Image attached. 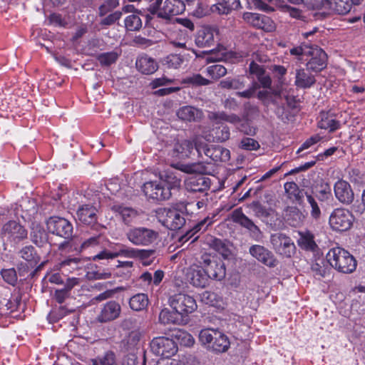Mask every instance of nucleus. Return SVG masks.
Wrapping results in <instances>:
<instances>
[{"label":"nucleus","mask_w":365,"mask_h":365,"mask_svg":"<svg viewBox=\"0 0 365 365\" xmlns=\"http://www.w3.org/2000/svg\"><path fill=\"white\" fill-rule=\"evenodd\" d=\"M192 205L190 202H180L172 207L160 208L157 211L159 221L167 228L177 230L185 224V213H187V206Z\"/></svg>","instance_id":"f257e3e1"},{"label":"nucleus","mask_w":365,"mask_h":365,"mask_svg":"<svg viewBox=\"0 0 365 365\" xmlns=\"http://www.w3.org/2000/svg\"><path fill=\"white\" fill-rule=\"evenodd\" d=\"M207 168L201 163H195L185 165L182 169L187 173H196L191 175L185 180V189L190 192H204L207 191L211 185L210 179L204 175L206 173Z\"/></svg>","instance_id":"f03ea898"},{"label":"nucleus","mask_w":365,"mask_h":365,"mask_svg":"<svg viewBox=\"0 0 365 365\" xmlns=\"http://www.w3.org/2000/svg\"><path fill=\"white\" fill-rule=\"evenodd\" d=\"M327 259L333 268L344 274L352 273L357 265L355 258L348 251L339 247L329 251Z\"/></svg>","instance_id":"7ed1b4c3"},{"label":"nucleus","mask_w":365,"mask_h":365,"mask_svg":"<svg viewBox=\"0 0 365 365\" xmlns=\"http://www.w3.org/2000/svg\"><path fill=\"white\" fill-rule=\"evenodd\" d=\"M199 340L207 349L216 353L227 351L230 345L229 339L224 333L213 329L201 330Z\"/></svg>","instance_id":"20e7f679"},{"label":"nucleus","mask_w":365,"mask_h":365,"mask_svg":"<svg viewBox=\"0 0 365 365\" xmlns=\"http://www.w3.org/2000/svg\"><path fill=\"white\" fill-rule=\"evenodd\" d=\"M126 237L135 246H149L158 240L159 233L145 227H136L128 230Z\"/></svg>","instance_id":"39448f33"},{"label":"nucleus","mask_w":365,"mask_h":365,"mask_svg":"<svg viewBox=\"0 0 365 365\" xmlns=\"http://www.w3.org/2000/svg\"><path fill=\"white\" fill-rule=\"evenodd\" d=\"M232 220L247 230L250 238L259 242L262 240L263 233L252 220L245 215L241 208L235 209L231 215Z\"/></svg>","instance_id":"423d86ee"},{"label":"nucleus","mask_w":365,"mask_h":365,"mask_svg":"<svg viewBox=\"0 0 365 365\" xmlns=\"http://www.w3.org/2000/svg\"><path fill=\"white\" fill-rule=\"evenodd\" d=\"M170 306L182 317L193 312L197 309L195 299L186 294L178 293L169 299Z\"/></svg>","instance_id":"0eeeda50"},{"label":"nucleus","mask_w":365,"mask_h":365,"mask_svg":"<svg viewBox=\"0 0 365 365\" xmlns=\"http://www.w3.org/2000/svg\"><path fill=\"white\" fill-rule=\"evenodd\" d=\"M270 242L274 250L278 255L290 258L296 252V247L292 239L282 233L273 234L270 237Z\"/></svg>","instance_id":"6e6552de"},{"label":"nucleus","mask_w":365,"mask_h":365,"mask_svg":"<svg viewBox=\"0 0 365 365\" xmlns=\"http://www.w3.org/2000/svg\"><path fill=\"white\" fill-rule=\"evenodd\" d=\"M150 349L153 354L165 359H169L178 351L176 343L165 336L155 337L150 342Z\"/></svg>","instance_id":"1a4fd4ad"},{"label":"nucleus","mask_w":365,"mask_h":365,"mask_svg":"<svg viewBox=\"0 0 365 365\" xmlns=\"http://www.w3.org/2000/svg\"><path fill=\"white\" fill-rule=\"evenodd\" d=\"M354 216L350 211L344 208L335 209L329 217V225L336 231L344 232L351 228Z\"/></svg>","instance_id":"9d476101"},{"label":"nucleus","mask_w":365,"mask_h":365,"mask_svg":"<svg viewBox=\"0 0 365 365\" xmlns=\"http://www.w3.org/2000/svg\"><path fill=\"white\" fill-rule=\"evenodd\" d=\"M48 230L53 235L61 237L65 240L71 239L73 234L72 224L63 217H51L46 221Z\"/></svg>","instance_id":"9b49d317"},{"label":"nucleus","mask_w":365,"mask_h":365,"mask_svg":"<svg viewBox=\"0 0 365 365\" xmlns=\"http://www.w3.org/2000/svg\"><path fill=\"white\" fill-rule=\"evenodd\" d=\"M309 60L306 64L307 69L312 72L319 73L327 66V55L323 49L317 45L312 44L309 48Z\"/></svg>","instance_id":"f8f14e48"},{"label":"nucleus","mask_w":365,"mask_h":365,"mask_svg":"<svg viewBox=\"0 0 365 365\" xmlns=\"http://www.w3.org/2000/svg\"><path fill=\"white\" fill-rule=\"evenodd\" d=\"M143 191L145 195L153 200L162 201L170 199L172 192L160 181H149L143 184Z\"/></svg>","instance_id":"ddd939ff"},{"label":"nucleus","mask_w":365,"mask_h":365,"mask_svg":"<svg viewBox=\"0 0 365 365\" xmlns=\"http://www.w3.org/2000/svg\"><path fill=\"white\" fill-rule=\"evenodd\" d=\"M97 210L96 208L89 204H84L78 208L76 211V217L78 220L82 223L91 225L97 232L102 230L103 227L97 223Z\"/></svg>","instance_id":"4468645a"},{"label":"nucleus","mask_w":365,"mask_h":365,"mask_svg":"<svg viewBox=\"0 0 365 365\" xmlns=\"http://www.w3.org/2000/svg\"><path fill=\"white\" fill-rule=\"evenodd\" d=\"M121 313V307L118 302L114 300L109 301L100 308L96 316V322L105 324L118 319Z\"/></svg>","instance_id":"2eb2a0df"},{"label":"nucleus","mask_w":365,"mask_h":365,"mask_svg":"<svg viewBox=\"0 0 365 365\" xmlns=\"http://www.w3.org/2000/svg\"><path fill=\"white\" fill-rule=\"evenodd\" d=\"M218 36L219 32L215 26L204 24L197 33L195 43L198 47H210L214 44Z\"/></svg>","instance_id":"dca6fc26"},{"label":"nucleus","mask_w":365,"mask_h":365,"mask_svg":"<svg viewBox=\"0 0 365 365\" xmlns=\"http://www.w3.org/2000/svg\"><path fill=\"white\" fill-rule=\"evenodd\" d=\"M249 253L258 262L269 267H274L278 263L274 254L262 245H252L249 249Z\"/></svg>","instance_id":"f3484780"},{"label":"nucleus","mask_w":365,"mask_h":365,"mask_svg":"<svg viewBox=\"0 0 365 365\" xmlns=\"http://www.w3.org/2000/svg\"><path fill=\"white\" fill-rule=\"evenodd\" d=\"M1 235L11 241L19 242L27 238V230L16 221L6 223L1 230Z\"/></svg>","instance_id":"a211bd4d"},{"label":"nucleus","mask_w":365,"mask_h":365,"mask_svg":"<svg viewBox=\"0 0 365 365\" xmlns=\"http://www.w3.org/2000/svg\"><path fill=\"white\" fill-rule=\"evenodd\" d=\"M185 10V4L182 0H165L163 6L158 10V17L168 20L173 16L181 14Z\"/></svg>","instance_id":"6ab92c4d"},{"label":"nucleus","mask_w":365,"mask_h":365,"mask_svg":"<svg viewBox=\"0 0 365 365\" xmlns=\"http://www.w3.org/2000/svg\"><path fill=\"white\" fill-rule=\"evenodd\" d=\"M337 200L343 204L349 205L354 200V192L351 185L345 180H338L334 187Z\"/></svg>","instance_id":"aec40b11"},{"label":"nucleus","mask_w":365,"mask_h":365,"mask_svg":"<svg viewBox=\"0 0 365 365\" xmlns=\"http://www.w3.org/2000/svg\"><path fill=\"white\" fill-rule=\"evenodd\" d=\"M187 279L191 284L196 287H205L209 282L206 269L199 267L190 268L187 272Z\"/></svg>","instance_id":"412c9836"},{"label":"nucleus","mask_w":365,"mask_h":365,"mask_svg":"<svg viewBox=\"0 0 365 365\" xmlns=\"http://www.w3.org/2000/svg\"><path fill=\"white\" fill-rule=\"evenodd\" d=\"M340 125V122L336 119L333 113L324 111L320 113L318 121L319 128L329 130L330 133H332L339 129Z\"/></svg>","instance_id":"4be33fe9"},{"label":"nucleus","mask_w":365,"mask_h":365,"mask_svg":"<svg viewBox=\"0 0 365 365\" xmlns=\"http://www.w3.org/2000/svg\"><path fill=\"white\" fill-rule=\"evenodd\" d=\"M284 187L288 197L293 202H296L299 205H302L304 197L309 192L304 189H299L294 182H287L284 185Z\"/></svg>","instance_id":"5701e85b"},{"label":"nucleus","mask_w":365,"mask_h":365,"mask_svg":"<svg viewBox=\"0 0 365 365\" xmlns=\"http://www.w3.org/2000/svg\"><path fill=\"white\" fill-rule=\"evenodd\" d=\"M31 240L38 247H43L48 242V235L37 222H32L30 233Z\"/></svg>","instance_id":"b1692460"},{"label":"nucleus","mask_w":365,"mask_h":365,"mask_svg":"<svg viewBox=\"0 0 365 365\" xmlns=\"http://www.w3.org/2000/svg\"><path fill=\"white\" fill-rule=\"evenodd\" d=\"M230 136V128L225 124L213 128L205 138L207 141L215 143H223L227 140Z\"/></svg>","instance_id":"393cba45"},{"label":"nucleus","mask_w":365,"mask_h":365,"mask_svg":"<svg viewBox=\"0 0 365 365\" xmlns=\"http://www.w3.org/2000/svg\"><path fill=\"white\" fill-rule=\"evenodd\" d=\"M135 66L140 72L146 75L153 73L158 68L155 61L147 55L139 56L136 60Z\"/></svg>","instance_id":"a878e982"},{"label":"nucleus","mask_w":365,"mask_h":365,"mask_svg":"<svg viewBox=\"0 0 365 365\" xmlns=\"http://www.w3.org/2000/svg\"><path fill=\"white\" fill-rule=\"evenodd\" d=\"M159 181L171 192L180 185V180L175 175L172 170H167L160 173Z\"/></svg>","instance_id":"bb28decb"},{"label":"nucleus","mask_w":365,"mask_h":365,"mask_svg":"<svg viewBox=\"0 0 365 365\" xmlns=\"http://www.w3.org/2000/svg\"><path fill=\"white\" fill-rule=\"evenodd\" d=\"M294 83L300 88H309L315 84L316 79L314 75L307 73L304 68H298Z\"/></svg>","instance_id":"cd10ccee"},{"label":"nucleus","mask_w":365,"mask_h":365,"mask_svg":"<svg viewBox=\"0 0 365 365\" xmlns=\"http://www.w3.org/2000/svg\"><path fill=\"white\" fill-rule=\"evenodd\" d=\"M19 255L26 261L31 268L36 267L41 259L40 256L32 245H26L22 247L19 252Z\"/></svg>","instance_id":"c85d7f7f"},{"label":"nucleus","mask_w":365,"mask_h":365,"mask_svg":"<svg viewBox=\"0 0 365 365\" xmlns=\"http://www.w3.org/2000/svg\"><path fill=\"white\" fill-rule=\"evenodd\" d=\"M217 3L211 7L212 11H217L219 14H228L232 10L240 6L239 0H216Z\"/></svg>","instance_id":"c756f323"},{"label":"nucleus","mask_w":365,"mask_h":365,"mask_svg":"<svg viewBox=\"0 0 365 365\" xmlns=\"http://www.w3.org/2000/svg\"><path fill=\"white\" fill-rule=\"evenodd\" d=\"M159 322L163 324H180L183 322V317L176 311L168 308L161 310L158 317Z\"/></svg>","instance_id":"7c9ffc66"},{"label":"nucleus","mask_w":365,"mask_h":365,"mask_svg":"<svg viewBox=\"0 0 365 365\" xmlns=\"http://www.w3.org/2000/svg\"><path fill=\"white\" fill-rule=\"evenodd\" d=\"M299 238L297 242L302 250L314 252L318 248L314 241V235L310 231L299 232Z\"/></svg>","instance_id":"2f4dec72"},{"label":"nucleus","mask_w":365,"mask_h":365,"mask_svg":"<svg viewBox=\"0 0 365 365\" xmlns=\"http://www.w3.org/2000/svg\"><path fill=\"white\" fill-rule=\"evenodd\" d=\"M177 115L185 121H195L202 118V112L195 107L187 106L180 108Z\"/></svg>","instance_id":"473e14b6"},{"label":"nucleus","mask_w":365,"mask_h":365,"mask_svg":"<svg viewBox=\"0 0 365 365\" xmlns=\"http://www.w3.org/2000/svg\"><path fill=\"white\" fill-rule=\"evenodd\" d=\"M112 210L118 215L123 222L126 225H129L133 222L138 217L137 211L131 207L116 205L112 207Z\"/></svg>","instance_id":"72a5a7b5"},{"label":"nucleus","mask_w":365,"mask_h":365,"mask_svg":"<svg viewBox=\"0 0 365 365\" xmlns=\"http://www.w3.org/2000/svg\"><path fill=\"white\" fill-rule=\"evenodd\" d=\"M215 217V215H212V217L207 216L202 220L200 221L192 228L186 232V233L182 237V240L187 241L190 238L193 237L197 233L205 231L208 226L212 224L213 218Z\"/></svg>","instance_id":"f704fd0d"},{"label":"nucleus","mask_w":365,"mask_h":365,"mask_svg":"<svg viewBox=\"0 0 365 365\" xmlns=\"http://www.w3.org/2000/svg\"><path fill=\"white\" fill-rule=\"evenodd\" d=\"M207 157L215 162H227L230 159V151L219 145H210Z\"/></svg>","instance_id":"c9c22d12"},{"label":"nucleus","mask_w":365,"mask_h":365,"mask_svg":"<svg viewBox=\"0 0 365 365\" xmlns=\"http://www.w3.org/2000/svg\"><path fill=\"white\" fill-rule=\"evenodd\" d=\"M207 118L215 123H220L222 121L230 123H238L240 121V117L235 114H227L224 111H210L208 113Z\"/></svg>","instance_id":"e433bc0d"},{"label":"nucleus","mask_w":365,"mask_h":365,"mask_svg":"<svg viewBox=\"0 0 365 365\" xmlns=\"http://www.w3.org/2000/svg\"><path fill=\"white\" fill-rule=\"evenodd\" d=\"M209 279L220 281L225 277L226 269L224 262L217 261L212 262L206 269Z\"/></svg>","instance_id":"4c0bfd02"},{"label":"nucleus","mask_w":365,"mask_h":365,"mask_svg":"<svg viewBox=\"0 0 365 365\" xmlns=\"http://www.w3.org/2000/svg\"><path fill=\"white\" fill-rule=\"evenodd\" d=\"M331 9L336 14L344 15L348 14L354 5L349 0H325Z\"/></svg>","instance_id":"58836bf2"},{"label":"nucleus","mask_w":365,"mask_h":365,"mask_svg":"<svg viewBox=\"0 0 365 365\" xmlns=\"http://www.w3.org/2000/svg\"><path fill=\"white\" fill-rule=\"evenodd\" d=\"M174 150L180 158H188L194 150V142L188 140H183L175 143Z\"/></svg>","instance_id":"ea45409f"},{"label":"nucleus","mask_w":365,"mask_h":365,"mask_svg":"<svg viewBox=\"0 0 365 365\" xmlns=\"http://www.w3.org/2000/svg\"><path fill=\"white\" fill-rule=\"evenodd\" d=\"M148 297L147 294L139 293L133 296L129 301L130 307L134 311H142L148 305Z\"/></svg>","instance_id":"a19ab883"},{"label":"nucleus","mask_w":365,"mask_h":365,"mask_svg":"<svg viewBox=\"0 0 365 365\" xmlns=\"http://www.w3.org/2000/svg\"><path fill=\"white\" fill-rule=\"evenodd\" d=\"M210 247L220 254L224 259H227L231 255V250L227 242L220 239L214 238L210 242Z\"/></svg>","instance_id":"79ce46f5"},{"label":"nucleus","mask_w":365,"mask_h":365,"mask_svg":"<svg viewBox=\"0 0 365 365\" xmlns=\"http://www.w3.org/2000/svg\"><path fill=\"white\" fill-rule=\"evenodd\" d=\"M100 230L98 234L95 235L88 239H86L79 247L78 249L75 248V250L78 252H82L84 250L88 248H94L98 245H100L103 242V236L101 235Z\"/></svg>","instance_id":"37998d69"},{"label":"nucleus","mask_w":365,"mask_h":365,"mask_svg":"<svg viewBox=\"0 0 365 365\" xmlns=\"http://www.w3.org/2000/svg\"><path fill=\"white\" fill-rule=\"evenodd\" d=\"M115 364V354L112 351H108L102 356L91 359V365H114Z\"/></svg>","instance_id":"c03bdc74"},{"label":"nucleus","mask_w":365,"mask_h":365,"mask_svg":"<svg viewBox=\"0 0 365 365\" xmlns=\"http://www.w3.org/2000/svg\"><path fill=\"white\" fill-rule=\"evenodd\" d=\"M155 250H138L137 249L136 257L143 261V264L150 265L155 258Z\"/></svg>","instance_id":"a18cd8bd"},{"label":"nucleus","mask_w":365,"mask_h":365,"mask_svg":"<svg viewBox=\"0 0 365 365\" xmlns=\"http://www.w3.org/2000/svg\"><path fill=\"white\" fill-rule=\"evenodd\" d=\"M183 61L184 58L180 55L170 54L164 58L163 63L168 68L177 69L180 67Z\"/></svg>","instance_id":"49530a36"},{"label":"nucleus","mask_w":365,"mask_h":365,"mask_svg":"<svg viewBox=\"0 0 365 365\" xmlns=\"http://www.w3.org/2000/svg\"><path fill=\"white\" fill-rule=\"evenodd\" d=\"M119 54L115 51L106 52L99 54L97 59L101 65L108 66L116 62Z\"/></svg>","instance_id":"de8ad7c7"},{"label":"nucleus","mask_w":365,"mask_h":365,"mask_svg":"<svg viewBox=\"0 0 365 365\" xmlns=\"http://www.w3.org/2000/svg\"><path fill=\"white\" fill-rule=\"evenodd\" d=\"M287 216V220H291L289 224L294 227L298 226L304 218L303 215L297 207H290L288 210Z\"/></svg>","instance_id":"09e8293b"},{"label":"nucleus","mask_w":365,"mask_h":365,"mask_svg":"<svg viewBox=\"0 0 365 365\" xmlns=\"http://www.w3.org/2000/svg\"><path fill=\"white\" fill-rule=\"evenodd\" d=\"M80 262L81 259L78 257H68L62 260L59 266L61 269L71 272V270L78 269L79 268Z\"/></svg>","instance_id":"8fccbe9b"},{"label":"nucleus","mask_w":365,"mask_h":365,"mask_svg":"<svg viewBox=\"0 0 365 365\" xmlns=\"http://www.w3.org/2000/svg\"><path fill=\"white\" fill-rule=\"evenodd\" d=\"M210 53L211 56L207 58L208 62L224 61L227 58L226 49L223 46H219L216 49L211 50Z\"/></svg>","instance_id":"3c124183"},{"label":"nucleus","mask_w":365,"mask_h":365,"mask_svg":"<svg viewBox=\"0 0 365 365\" xmlns=\"http://www.w3.org/2000/svg\"><path fill=\"white\" fill-rule=\"evenodd\" d=\"M207 73L213 79H218L227 73V69L222 65L215 64L207 68Z\"/></svg>","instance_id":"603ef678"},{"label":"nucleus","mask_w":365,"mask_h":365,"mask_svg":"<svg viewBox=\"0 0 365 365\" xmlns=\"http://www.w3.org/2000/svg\"><path fill=\"white\" fill-rule=\"evenodd\" d=\"M248 207L257 217H267L269 215L266 208L258 201H253L248 205Z\"/></svg>","instance_id":"864d4df0"},{"label":"nucleus","mask_w":365,"mask_h":365,"mask_svg":"<svg viewBox=\"0 0 365 365\" xmlns=\"http://www.w3.org/2000/svg\"><path fill=\"white\" fill-rule=\"evenodd\" d=\"M119 5L118 0H106L98 8V14L104 16Z\"/></svg>","instance_id":"5fc2aeb1"},{"label":"nucleus","mask_w":365,"mask_h":365,"mask_svg":"<svg viewBox=\"0 0 365 365\" xmlns=\"http://www.w3.org/2000/svg\"><path fill=\"white\" fill-rule=\"evenodd\" d=\"M312 44L302 43L299 46L293 47L289 50L290 54L295 56L298 60L302 59L303 56L309 54V48Z\"/></svg>","instance_id":"6e6d98bb"},{"label":"nucleus","mask_w":365,"mask_h":365,"mask_svg":"<svg viewBox=\"0 0 365 365\" xmlns=\"http://www.w3.org/2000/svg\"><path fill=\"white\" fill-rule=\"evenodd\" d=\"M183 82L192 86H206L210 83L209 80L205 78L198 73L186 77L184 78Z\"/></svg>","instance_id":"4d7b16f0"},{"label":"nucleus","mask_w":365,"mask_h":365,"mask_svg":"<svg viewBox=\"0 0 365 365\" xmlns=\"http://www.w3.org/2000/svg\"><path fill=\"white\" fill-rule=\"evenodd\" d=\"M307 202L309 204L311 210V215L314 219H319L321 216V210L317 199L309 192L306 197Z\"/></svg>","instance_id":"13d9d810"},{"label":"nucleus","mask_w":365,"mask_h":365,"mask_svg":"<svg viewBox=\"0 0 365 365\" xmlns=\"http://www.w3.org/2000/svg\"><path fill=\"white\" fill-rule=\"evenodd\" d=\"M1 274L4 280L8 284L14 286L17 282V274L14 268L2 269Z\"/></svg>","instance_id":"bf43d9fd"},{"label":"nucleus","mask_w":365,"mask_h":365,"mask_svg":"<svg viewBox=\"0 0 365 365\" xmlns=\"http://www.w3.org/2000/svg\"><path fill=\"white\" fill-rule=\"evenodd\" d=\"M136 252L137 249L128 247L125 245H120L119 248L116 251H115L116 257L122 256L128 258H135Z\"/></svg>","instance_id":"052dcab7"},{"label":"nucleus","mask_w":365,"mask_h":365,"mask_svg":"<svg viewBox=\"0 0 365 365\" xmlns=\"http://www.w3.org/2000/svg\"><path fill=\"white\" fill-rule=\"evenodd\" d=\"M220 86L227 89H240L244 87V84L239 79H225L220 82Z\"/></svg>","instance_id":"680f3d73"},{"label":"nucleus","mask_w":365,"mask_h":365,"mask_svg":"<svg viewBox=\"0 0 365 365\" xmlns=\"http://www.w3.org/2000/svg\"><path fill=\"white\" fill-rule=\"evenodd\" d=\"M175 336L178 339L180 340V343L182 344L184 346H191L194 344L193 337L187 332L178 330L175 334Z\"/></svg>","instance_id":"e2e57ef3"},{"label":"nucleus","mask_w":365,"mask_h":365,"mask_svg":"<svg viewBox=\"0 0 365 365\" xmlns=\"http://www.w3.org/2000/svg\"><path fill=\"white\" fill-rule=\"evenodd\" d=\"M240 148L246 150H256L259 148V144L253 138H244L240 142Z\"/></svg>","instance_id":"0e129e2a"},{"label":"nucleus","mask_w":365,"mask_h":365,"mask_svg":"<svg viewBox=\"0 0 365 365\" xmlns=\"http://www.w3.org/2000/svg\"><path fill=\"white\" fill-rule=\"evenodd\" d=\"M210 145L205 142L196 140L194 142V150L197 152L198 156L202 157L203 155L208 156V151H210Z\"/></svg>","instance_id":"69168bd1"},{"label":"nucleus","mask_w":365,"mask_h":365,"mask_svg":"<svg viewBox=\"0 0 365 365\" xmlns=\"http://www.w3.org/2000/svg\"><path fill=\"white\" fill-rule=\"evenodd\" d=\"M311 269L316 277H323L327 273V268L324 264L323 259L316 262L312 264Z\"/></svg>","instance_id":"338daca9"},{"label":"nucleus","mask_w":365,"mask_h":365,"mask_svg":"<svg viewBox=\"0 0 365 365\" xmlns=\"http://www.w3.org/2000/svg\"><path fill=\"white\" fill-rule=\"evenodd\" d=\"M281 101H280L278 103V105L275 106L276 108L274 110V113L279 120H281L284 123H286L289 120L288 114L285 110L283 103Z\"/></svg>","instance_id":"774afa93"}]
</instances>
